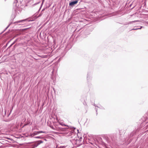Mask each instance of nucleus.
I'll list each match as a JSON object with an SVG mask.
<instances>
[{"label":"nucleus","mask_w":148,"mask_h":148,"mask_svg":"<svg viewBox=\"0 0 148 148\" xmlns=\"http://www.w3.org/2000/svg\"><path fill=\"white\" fill-rule=\"evenodd\" d=\"M25 21V20H19L18 21H16V22H14V23H13L18 24V23H23V22Z\"/></svg>","instance_id":"nucleus-3"},{"label":"nucleus","mask_w":148,"mask_h":148,"mask_svg":"<svg viewBox=\"0 0 148 148\" xmlns=\"http://www.w3.org/2000/svg\"><path fill=\"white\" fill-rule=\"evenodd\" d=\"M78 2V0H75V1L71 2L69 3V5L70 6H73L75 5Z\"/></svg>","instance_id":"nucleus-2"},{"label":"nucleus","mask_w":148,"mask_h":148,"mask_svg":"<svg viewBox=\"0 0 148 148\" xmlns=\"http://www.w3.org/2000/svg\"><path fill=\"white\" fill-rule=\"evenodd\" d=\"M18 1L17 0H16L14 3L13 5H15V6H16V4L17 3Z\"/></svg>","instance_id":"nucleus-5"},{"label":"nucleus","mask_w":148,"mask_h":148,"mask_svg":"<svg viewBox=\"0 0 148 148\" xmlns=\"http://www.w3.org/2000/svg\"><path fill=\"white\" fill-rule=\"evenodd\" d=\"M13 45V44H11L10 46H12Z\"/></svg>","instance_id":"nucleus-11"},{"label":"nucleus","mask_w":148,"mask_h":148,"mask_svg":"<svg viewBox=\"0 0 148 148\" xmlns=\"http://www.w3.org/2000/svg\"><path fill=\"white\" fill-rule=\"evenodd\" d=\"M39 145L38 144V143L37 142L34 145V147H37V146H38V145Z\"/></svg>","instance_id":"nucleus-6"},{"label":"nucleus","mask_w":148,"mask_h":148,"mask_svg":"<svg viewBox=\"0 0 148 148\" xmlns=\"http://www.w3.org/2000/svg\"><path fill=\"white\" fill-rule=\"evenodd\" d=\"M37 134H38V133L37 132L36 133H33L32 135H33V136H34V135H36Z\"/></svg>","instance_id":"nucleus-8"},{"label":"nucleus","mask_w":148,"mask_h":148,"mask_svg":"<svg viewBox=\"0 0 148 148\" xmlns=\"http://www.w3.org/2000/svg\"><path fill=\"white\" fill-rule=\"evenodd\" d=\"M44 0H43V1H44Z\"/></svg>","instance_id":"nucleus-14"},{"label":"nucleus","mask_w":148,"mask_h":148,"mask_svg":"<svg viewBox=\"0 0 148 148\" xmlns=\"http://www.w3.org/2000/svg\"><path fill=\"white\" fill-rule=\"evenodd\" d=\"M37 133H38V134H39L40 133H44L45 132H43V131H40L37 132Z\"/></svg>","instance_id":"nucleus-7"},{"label":"nucleus","mask_w":148,"mask_h":148,"mask_svg":"<svg viewBox=\"0 0 148 148\" xmlns=\"http://www.w3.org/2000/svg\"><path fill=\"white\" fill-rule=\"evenodd\" d=\"M7 44H6V46H7Z\"/></svg>","instance_id":"nucleus-12"},{"label":"nucleus","mask_w":148,"mask_h":148,"mask_svg":"<svg viewBox=\"0 0 148 148\" xmlns=\"http://www.w3.org/2000/svg\"><path fill=\"white\" fill-rule=\"evenodd\" d=\"M141 27H141L140 28H139V29H140L141 28Z\"/></svg>","instance_id":"nucleus-13"},{"label":"nucleus","mask_w":148,"mask_h":148,"mask_svg":"<svg viewBox=\"0 0 148 148\" xmlns=\"http://www.w3.org/2000/svg\"><path fill=\"white\" fill-rule=\"evenodd\" d=\"M139 29V28H136V29H132V30H137L138 29Z\"/></svg>","instance_id":"nucleus-9"},{"label":"nucleus","mask_w":148,"mask_h":148,"mask_svg":"<svg viewBox=\"0 0 148 148\" xmlns=\"http://www.w3.org/2000/svg\"><path fill=\"white\" fill-rule=\"evenodd\" d=\"M11 25V24H10L8 26L6 27V29H7L10 26V25Z\"/></svg>","instance_id":"nucleus-10"},{"label":"nucleus","mask_w":148,"mask_h":148,"mask_svg":"<svg viewBox=\"0 0 148 148\" xmlns=\"http://www.w3.org/2000/svg\"><path fill=\"white\" fill-rule=\"evenodd\" d=\"M42 141H41V140H40V141H38V142H37V143H38V144L39 145V144H40L42 143Z\"/></svg>","instance_id":"nucleus-4"},{"label":"nucleus","mask_w":148,"mask_h":148,"mask_svg":"<svg viewBox=\"0 0 148 148\" xmlns=\"http://www.w3.org/2000/svg\"><path fill=\"white\" fill-rule=\"evenodd\" d=\"M50 127L52 129L59 132L64 131L66 130V129L65 128H63L61 127L60 125L57 123H55L54 126H50Z\"/></svg>","instance_id":"nucleus-1"}]
</instances>
